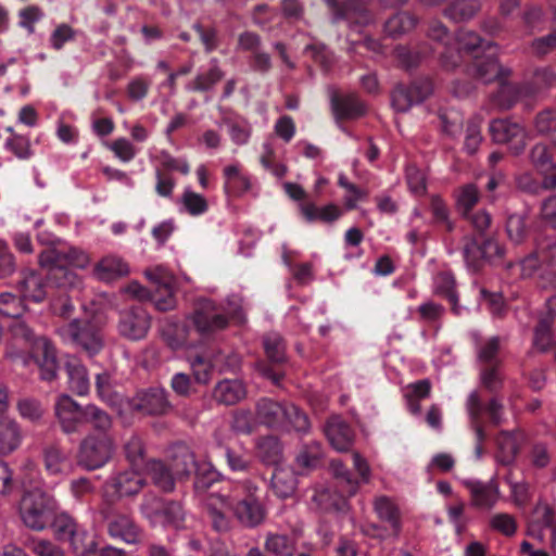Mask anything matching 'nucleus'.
<instances>
[{"mask_svg": "<svg viewBox=\"0 0 556 556\" xmlns=\"http://www.w3.org/2000/svg\"><path fill=\"white\" fill-rule=\"evenodd\" d=\"M15 337L23 338L29 344V354L10 350L7 352V358L16 365L28 367L35 364L40 370V378L46 381H52L56 378L59 363L56 351L53 344L46 337H37L34 331L24 321H18L14 327Z\"/></svg>", "mask_w": 556, "mask_h": 556, "instance_id": "nucleus-1", "label": "nucleus"}, {"mask_svg": "<svg viewBox=\"0 0 556 556\" xmlns=\"http://www.w3.org/2000/svg\"><path fill=\"white\" fill-rule=\"evenodd\" d=\"M226 302V314L220 313L212 300L203 299L197 303L188 321L200 337L208 338L225 329L229 324V318L235 316L241 307L239 295L228 296Z\"/></svg>", "mask_w": 556, "mask_h": 556, "instance_id": "nucleus-2", "label": "nucleus"}, {"mask_svg": "<svg viewBox=\"0 0 556 556\" xmlns=\"http://www.w3.org/2000/svg\"><path fill=\"white\" fill-rule=\"evenodd\" d=\"M58 509V502L40 488L26 490L18 505V513L23 523L35 531L46 529L52 521Z\"/></svg>", "mask_w": 556, "mask_h": 556, "instance_id": "nucleus-3", "label": "nucleus"}, {"mask_svg": "<svg viewBox=\"0 0 556 556\" xmlns=\"http://www.w3.org/2000/svg\"><path fill=\"white\" fill-rule=\"evenodd\" d=\"M115 452L111 433H89L80 442L77 462L87 470H94L108 464Z\"/></svg>", "mask_w": 556, "mask_h": 556, "instance_id": "nucleus-4", "label": "nucleus"}, {"mask_svg": "<svg viewBox=\"0 0 556 556\" xmlns=\"http://www.w3.org/2000/svg\"><path fill=\"white\" fill-rule=\"evenodd\" d=\"M65 343L79 346L89 355L98 354L103 348V337L100 329L89 320L73 319L56 329Z\"/></svg>", "mask_w": 556, "mask_h": 556, "instance_id": "nucleus-5", "label": "nucleus"}, {"mask_svg": "<svg viewBox=\"0 0 556 556\" xmlns=\"http://www.w3.org/2000/svg\"><path fill=\"white\" fill-rule=\"evenodd\" d=\"M193 465V454L186 451L180 457H176L170 466L160 460L149 462L147 464V471L159 489L170 492L175 488V480L189 476Z\"/></svg>", "mask_w": 556, "mask_h": 556, "instance_id": "nucleus-6", "label": "nucleus"}, {"mask_svg": "<svg viewBox=\"0 0 556 556\" xmlns=\"http://www.w3.org/2000/svg\"><path fill=\"white\" fill-rule=\"evenodd\" d=\"M66 244L60 241H52L50 247L43 250L38 256L41 267L48 268L52 279L58 287L73 289L79 287L80 279L73 270L65 268Z\"/></svg>", "mask_w": 556, "mask_h": 556, "instance_id": "nucleus-7", "label": "nucleus"}, {"mask_svg": "<svg viewBox=\"0 0 556 556\" xmlns=\"http://www.w3.org/2000/svg\"><path fill=\"white\" fill-rule=\"evenodd\" d=\"M140 510L153 527L179 528L185 518V511L178 502H164L154 494L144 496Z\"/></svg>", "mask_w": 556, "mask_h": 556, "instance_id": "nucleus-8", "label": "nucleus"}, {"mask_svg": "<svg viewBox=\"0 0 556 556\" xmlns=\"http://www.w3.org/2000/svg\"><path fill=\"white\" fill-rule=\"evenodd\" d=\"M374 510L378 518L388 525L387 529H382L380 526L371 525L366 530V533L372 531L374 535L381 539H399L402 532V519L401 511L392 498L380 495L374 500Z\"/></svg>", "mask_w": 556, "mask_h": 556, "instance_id": "nucleus-9", "label": "nucleus"}, {"mask_svg": "<svg viewBox=\"0 0 556 556\" xmlns=\"http://www.w3.org/2000/svg\"><path fill=\"white\" fill-rule=\"evenodd\" d=\"M489 131L494 142L507 144L513 154H520L527 142L525 128L508 118L493 119L489 125Z\"/></svg>", "mask_w": 556, "mask_h": 556, "instance_id": "nucleus-10", "label": "nucleus"}, {"mask_svg": "<svg viewBox=\"0 0 556 556\" xmlns=\"http://www.w3.org/2000/svg\"><path fill=\"white\" fill-rule=\"evenodd\" d=\"M54 413L62 431L72 434L85 422L87 405L83 407L70 395L62 394L55 401Z\"/></svg>", "mask_w": 556, "mask_h": 556, "instance_id": "nucleus-11", "label": "nucleus"}, {"mask_svg": "<svg viewBox=\"0 0 556 556\" xmlns=\"http://www.w3.org/2000/svg\"><path fill=\"white\" fill-rule=\"evenodd\" d=\"M130 407L144 415L159 416L167 414L172 404L164 388L153 387L138 392L130 400Z\"/></svg>", "mask_w": 556, "mask_h": 556, "instance_id": "nucleus-12", "label": "nucleus"}, {"mask_svg": "<svg viewBox=\"0 0 556 556\" xmlns=\"http://www.w3.org/2000/svg\"><path fill=\"white\" fill-rule=\"evenodd\" d=\"M151 327V318L141 306H132L123 311L118 321V332L129 340L143 339Z\"/></svg>", "mask_w": 556, "mask_h": 556, "instance_id": "nucleus-13", "label": "nucleus"}, {"mask_svg": "<svg viewBox=\"0 0 556 556\" xmlns=\"http://www.w3.org/2000/svg\"><path fill=\"white\" fill-rule=\"evenodd\" d=\"M464 485L470 494V505L480 510H491L500 501L501 492L495 480L488 482L466 480Z\"/></svg>", "mask_w": 556, "mask_h": 556, "instance_id": "nucleus-14", "label": "nucleus"}, {"mask_svg": "<svg viewBox=\"0 0 556 556\" xmlns=\"http://www.w3.org/2000/svg\"><path fill=\"white\" fill-rule=\"evenodd\" d=\"M324 432L338 452H348L355 440L353 428L340 416H331L325 424Z\"/></svg>", "mask_w": 556, "mask_h": 556, "instance_id": "nucleus-15", "label": "nucleus"}, {"mask_svg": "<svg viewBox=\"0 0 556 556\" xmlns=\"http://www.w3.org/2000/svg\"><path fill=\"white\" fill-rule=\"evenodd\" d=\"M428 37L444 47V51L441 52L440 60L441 65L445 70H454L460 63L459 51H454L451 46L453 37L448 33L446 26L440 21H433L430 23Z\"/></svg>", "mask_w": 556, "mask_h": 556, "instance_id": "nucleus-16", "label": "nucleus"}, {"mask_svg": "<svg viewBox=\"0 0 556 556\" xmlns=\"http://www.w3.org/2000/svg\"><path fill=\"white\" fill-rule=\"evenodd\" d=\"M467 73L483 84H489L495 79L501 81L504 76L509 74V71L501 67L494 53H490L485 56L476 54Z\"/></svg>", "mask_w": 556, "mask_h": 556, "instance_id": "nucleus-17", "label": "nucleus"}, {"mask_svg": "<svg viewBox=\"0 0 556 556\" xmlns=\"http://www.w3.org/2000/svg\"><path fill=\"white\" fill-rule=\"evenodd\" d=\"M330 104L337 119H357L367 111L365 103L354 93L342 97L333 94Z\"/></svg>", "mask_w": 556, "mask_h": 556, "instance_id": "nucleus-18", "label": "nucleus"}, {"mask_svg": "<svg viewBox=\"0 0 556 556\" xmlns=\"http://www.w3.org/2000/svg\"><path fill=\"white\" fill-rule=\"evenodd\" d=\"M43 465L48 475L64 478L74 469L68 454L56 445L43 450Z\"/></svg>", "mask_w": 556, "mask_h": 556, "instance_id": "nucleus-19", "label": "nucleus"}, {"mask_svg": "<svg viewBox=\"0 0 556 556\" xmlns=\"http://www.w3.org/2000/svg\"><path fill=\"white\" fill-rule=\"evenodd\" d=\"M108 531L113 539H119L127 544H137L140 540L139 528L127 515H115L108 519Z\"/></svg>", "mask_w": 556, "mask_h": 556, "instance_id": "nucleus-20", "label": "nucleus"}, {"mask_svg": "<svg viewBox=\"0 0 556 556\" xmlns=\"http://www.w3.org/2000/svg\"><path fill=\"white\" fill-rule=\"evenodd\" d=\"M128 273V264L122 257L113 254L102 257L93 268V276L105 282L126 276Z\"/></svg>", "mask_w": 556, "mask_h": 556, "instance_id": "nucleus-21", "label": "nucleus"}, {"mask_svg": "<svg viewBox=\"0 0 556 556\" xmlns=\"http://www.w3.org/2000/svg\"><path fill=\"white\" fill-rule=\"evenodd\" d=\"M65 371L70 390L77 395H86L90 389V380L85 365L76 357H68Z\"/></svg>", "mask_w": 556, "mask_h": 556, "instance_id": "nucleus-22", "label": "nucleus"}, {"mask_svg": "<svg viewBox=\"0 0 556 556\" xmlns=\"http://www.w3.org/2000/svg\"><path fill=\"white\" fill-rule=\"evenodd\" d=\"M299 210L308 223L321 222L331 224L342 216V210L333 203L319 207L313 202H301Z\"/></svg>", "mask_w": 556, "mask_h": 556, "instance_id": "nucleus-23", "label": "nucleus"}, {"mask_svg": "<svg viewBox=\"0 0 556 556\" xmlns=\"http://www.w3.org/2000/svg\"><path fill=\"white\" fill-rule=\"evenodd\" d=\"M529 88L500 81L498 89L491 96V103L500 110H509L517 101L528 96Z\"/></svg>", "mask_w": 556, "mask_h": 556, "instance_id": "nucleus-24", "label": "nucleus"}, {"mask_svg": "<svg viewBox=\"0 0 556 556\" xmlns=\"http://www.w3.org/2000/svg\"><path fill=\"white\" fill-rule=\"evenodd\" d=\"M330 472L345 497L354 496L361 486L358 478L340 459L330 462Z\"/></svg>", "mask_w": 556, "mask_h": 556, "instance_id": "nucleus-25", "label": "nucleus"}, {"mask_svg": "<svg viewBox=\"0 0 556 556\" xmlns=\"http://www.w3.org/2000/svg\"><path fill=\"white\" fill-rule=\"evenodd\" d=\"M522 439L523 437L520 432L502 431L496 438L498 447L497 460L503 465L511 464L518 454Z\"/></svg>", "mask_w": 556, "mask_h": 556, "instance_id": "nucleus-26", "label": "nucleus"}, {"mask_svg": "<svg viewBox=\"0 0 556 556\" xmlns=\"http://www.w3.org/2000/svg\"><path fill=\"white\" fill-rule=\"evenodd\" d=\"M346 497L329 488H317L311 497L313 507L320 511L342 510L346 505Z\"/></svg>", "mask_w": 556, "mask_h": 556, "instance_id": "nucleus-27", "label": "nucleus"}, {"mask_svg": "<svg viewBox=\"0 0 556 556\" xmlns=\"http://www.w3.org/2000/svg\"><path fill=\"white\" fill-rule=\"evenodd\" d=\"M296 483L294 471L291 468L278 466L274 469L271 489L278 497H290L295 492Z\"/></svg>", "mask_w": 556, "mask_h": 556, "instance_id": "nucleus-28", "label": "nucleus"}, {"mask_svg": "<svg viewBox=\"0 0 556 556\" xmlns=\"http://www.w3.org/2000/svg\"><path fill=\"white\" fill-rule=\"evenodd\" d=\"M501 349V339L497 336L484 340L476 338L475 351L477 362L480 366L502 365L498 353Z\"/></svg>", "mask_w": 556, "mask_h": 556, "instance_id": "nucleus-29", "label": "nucleus"}, {"mask_svg": "<svg viewBox=\"0 0 556 556\" xmlns=\"http://www.w3.org/2000/svg\"><path fill=\"white\" fill-rule=\"evenodd\" d=\"M455 286V278L448 271L439 273L434 278L435 293L447 299L452 305L453 313L459 316L464 308L458 304V294L456 292Z\"/></svg>", "mask_w": 556, "mask_h": 556, "instance_id": "nucleus-30", "label": "nucleus"}, {"mask_svg": "<svg viewBox=\"0 0 556 556\" xmlns=\"http://www.w3.org/2000/svg\"><path fill=\"white\" fill-rule=\"evenodd\" d=\"M556 148L554 146L548 147L545 143H536L530 150V162L533 167L542 173L547 174L552 170L556 169V155L554 151Z\"/></svg>", "mask_w": 556, "mask_h": 556, "instance_id": "nucleus-31", "label": "nucleus"}, {"mask_svg": "<svg viewBox=\"0 0 556 556\" xmlns=\"http://www.w3.org/2000/svg\"><path fill=\"white\" fill-rule=\"evenodd\" d=\"M112 485L119 496H129L137 494L141 490L143 478L135 469H129L113 477Z\"/></svg>", "mask_w": 556, "mask_h": 556, "instance_id": "nucleus-32", "label": "nucleus"}, {"mask_svg": "<svg viewBox=\"0 0 556 556\" xmlns=\"http://www.w3.org/2000/svg\"><path fill=\"white\" fill-rule=\"evenodd\" d=\"M457 42V49L454 51H459V55L462 56V51L471 53L473 56L478 54L480 50L486 51L495 48V43L492 41L485 42L482 38L475 31L468 29H460L455 38Z\"/></svg>", "mask_w": 556, "mask_h": 556, "instance_id": "nucleus-33", "label": "nucleus"}, {"mask_svg": "<svg viewBox=\"0 0 556 556\" xmlns=\"http://www.w3.org/2000/svg\"><path fill=\"white\" fill-rule=\"evenodd\" d=\"M285 404L262 399L256 404V417L261 424L268 427L279 426L283 421Z\"/></svg>", "mask_w": 556, "mask_h": 556, "instance_id": "nucleus-34", "label": "nucleus"}, {"mask_svg": "<svg viewBox=\"0 0 556 556\" xmlns=\"http://www.w3.org/2000/svg\"><path fill=\"white\" fill-rule=\"evenodd\" d=\"M20 426L14 420L0 421V454L8 455L15 451L22 443Z\"/></svg>", "mask_w": 556, "mask_h": 556, "instance_id": "nucleus-35", "label": "nucleus"}, {"mask_svg": "<svg viewBox=\"0 0 556 556\" xmlns=\"http://www.w3.org/2000/svg\"><path fill=\"white\" fill-rule=\"evenodd\" d=\"M178 211L191 216H201L208 210L206 199L194 192L190 187H186L179 200L177 201Z\"/></svg>", "mask_w": 556, "mask_h": 556, "instance_id": "nucleus-36", "label": "nucleus"}, {"mask_svg": "<svg viewBox=\"0 0 556 556\" xmlns=\"http://www.w3.org/2000/svg\"><path fill=\"white\" fill-rule=\"evenodd\" d=\"M418 18L408 12H397L384 23V31L389 37L399 38L412 31Z\"/></svg>", "mask_w": 556, "mask_h": 556, "instance_id": "nucleus-37", "label": "nucleus"}, {"mask_svg": "<svg viewBox=\"0 0 556 556\" xmlns=\"http://www.w3.org/2000/svg\"><path fill=\"white\" fill-rule=\"evenodd\" d=\"M257 455L266 465H271L275 468L281 466L283 455L280 441L275 437L260 439L257 442Z\"/></svg>", "mask_w": 556, "mask_h": 556, "instance_id": "nucleus-38", "label": "nucleus"}, {"mask_svg": "<svg viewBox=\"0 0 556 556\" xmlns=\"http://www.w3.org/2000/svg\"><path fill=\"white\" fill-rule=\"evenodd\" d=\"M481 9L480 0H456L444 10V15L454 22L471 20Z\"/></svg>", "mask_w": 556, "mask_h": 556, "instance_id": "nucleus-39", "label": "nucleus"}, {"mask_svg": "<svg viewBox=\"0 0 556 556\" xmlns=\"http://www.w3.org/2000/svg\"><path fill=\"white\" fill-rule=\"evenodd\" d=\"M462 253L467 267L472 270H478L484 263L483 243L479 242L475 236L463 238Z\"/></svg>", "mask_w": 556, "mask_h": 556, "instance_id": "nucleus-40", "label": "nucleus"}, {"mask_svg": "<svg viewBox=\"0 0 556 556\" xmlns=\"http://www.w3.org/2000/svg\"><path fill=\"white\" fill-rule=\"evenodd\" d=\"M20 291L26 301L41 302L46 298L45 281L37 273H29L20 282Z\"/></svg>", "mask_w": 556, "mask_h": 556, "instance_id": "nucleus-41", "label": "nucleus"}, {"mask_svg": "<svg viewBox=\"0 0 556 556\" xmlns=\"http://www.w3.org/2000/svg\"><path fill=\"white\" fill-rule=\"evenodd\" d=\"M533 248L546 268L556 267V237L539 235L533 240Z\"/></svg>", "mask_w": 556, "mask_h": 556, "instance_id": "nucleus-42", "label": "nucleus"}, {"mask_svg": "<svg viewBox=\"0 0 556 556\" xmlns=\"http://www.w3.org/2000/svg\"><path fill=\"white\" fill-rule=\"evenodd\" d=\"M324 457L323 446L319 442L313 441L304 445L299 452L295 460L300 468L313 470L320 466Z\"/></svg>", "mask_w": 556, "mask_h": 556, "instance_id": "nucleus-43", "label": "nucleus"}, {"mask_svg": "<svg viewBox=\"0 0 556 556\" xmlns=\"http://www.w3.org/2000/svg\"><path fill=\"white\" fill-rule=\"evenodd\" d=\"M258 36L245 33V50H252L250 65L254 71L265 73L270 68V58L267 53L258 51Z\"/></svg>", "mask_w": 556, "mask_h": 556, "instance_id": "nucleus-44", "label": "nucleus"}, {"mask_svg": "<svg viewBox=\"0 0 556 556\" xmlns=\"http://www.w3.org/2000/svg\"><path fill=\"white\" fill-rule=\"evenodd\" d=\"M506 232L515 244H522L528 239V218L522 214H511L506 220Z\"/></svg>", "mask_w": 556, "mask_h": 556, "instance_id": "nucleus-45", "label": "nucleus"}, {"mask_svg": "<svg viewBox=\"0 0 556 556\" xmlns=\"http://www.w3.org/2000/svg\"><path fill=\"white\" fill-rule=\"evenodd\" d=\"M479 200L480 191L475 184L464 185L456 191V206L462 216H467Z\"/></svg>", "mask_w": 556, "mask_h": 556, "instance_id": "nucleus-46", "label": "nucleus"}, {"mask_svg": "<svg viewBox=\"0 0 556 556\" xmlns=\"http://www.w3.org/2000/svg\"><path fill=\"white\" fill-rule=\"evenodd\" d=\"M243 394V384L237 380H225L219 382L215 389V396L218 402L226 405H233L240 401Z\"/></svg>", "mask_w": 556, "mask_h": 556, "instance_id": "nucleus-47", "label": "nucleus"}, {"mask_svg": "<svg viewBox=\"0 0 556 556\" xmlns=\"http://www.w3.org/2000/svg\"><path fill=\"white\" fill-rule=\"evenodd\" d=\"M552 319L541 318L533 329L532 346L539 352L545 353L553 344Z\"/></svg>", "mask_w": 556, "mask_h": 556, "instance_id": "nucleus-48", "label": "nucleus"}, {"mask_svg": "<svg viewBox=\"0 0 556 556\" xmlns=\"http://www.w3.org/2000/svg\"><path fill=\"white\" fill-rule=\"evenodd\" d=\"M105 147L122 163L131 162L140 152V149L137 148L135 143L126 137H118L111 142H106Z\"/></svg>", "mask_w": 556, "mask_h": 556, "instance_id": "nucleus-49", "label": "nucleus"}, {"mask_svg": "<svg viewBox=\"0 0 556 556\" xmlns=\"http://www.w3.org/2000/svg\"><path fill=\"white\" fill-rule=\"evenodd\" d=\"M299 432H306L309 428L307 416L295 405L285 404L283 421L279 425Z\"/></svg>", "mask_w": 556, "mask_h": 556, "instance_id": "nucleus-50", "label": "nucleus"}, {"mask_svg": "<svg viewBox=\"0 0 556 556\" xmlns=\"http://www.w3.org/2000/svg\"><path fill=\"white\" fill-rule=\"evenodd\" d=\"M151 161L155 163V168L161 167L166 170H178L182 175H188L190 166L186 159H176L165 150L159 151L155 155L150 156Z\"/></svg>", "mask_w": 556, "mask_h": 556, "instance_id": "nucleus-51", "label": "nucleus"}, {"mask_svg": "<svg viewBox=\"0 0 556 556\" xmlns=\"http://www.w3.org/2000/svg\"><path fill=\"white\" fill-rule=\"evenodd\" d=\"M263 345L267 357L273 363H282L286 359V344L277 332H269L263 338Z\"/></svg>", "mask_w": 556, "mask_h": 556, "instance_id": "nucleus-52", "label": "nucleus"}, {"mask_svg": "<svg viewBox=\"0 0 556 556\" xmlns=\"http://www.w3.org/2000/svg\"><path fill=\"white\" fill-rule=\"evenodd\" d=\"M85 421L92 426L93 431L91 433H110L112 428V418L93 404L87 405Z\"/></svg>", "mask_w": 556, "mask_h": 556, "instance_id": "nucleus-53", "label": "nucleus"}, {"mask_svg": "<svg viewBox=\"0 0 556 556\" xmlns=\"http://www.w3.org/2000/svg\"><path fill=\"white\" fill-rule=\"evenodd\" d=\"M4 149L23 161L29 160L34 154L29 138L20 134H13L5 139Z\"/></svg>", "mask_w": 556, "mask_h": 556, "instance_id": "nucleus-54", "label": "nucleus"}, {"mask_svg": "<svg viewBox=\"0 0 556 556\" xmlns=\"http://www.w3.org/2000/svg\"><path fill=\"white\" fill-rule=\"evenodd\" d=\"M50 525L53 529L54 535L61 542H66V540L73 535L74 531L79 527L66 513H61L59 515L54 514Z\"/></svg>", "mask_w": 556, "mask_h": 556, "instance_id": "nucleus-55", "label": "nucleus"}, {"mask_svg": "<svg viewBox=\"0 0 556 556\" xmlns=\"http://www.w3.org/2000/svg\"><path fill=\"white\" fill-rule=\"evenodd\" d=\"M505 480L509 486L513 503L517 507L527 506L532 497L530 484L526 480L516 481L510 475Z\"/></svg>", "mask_w": 556, "mask_h": 556, "instance_id": "nucleus-56", "label": "nucleus"}, {"mask_svg": "<svg viewBox=\"0 0 556 556\" xmlns=\"http://www.w3.org/2000/svg\"><path fill=\"white\" fill-rule=\"evenodd\" d=\"M146 277L151 281L154 289L160 292L163 288H174L175 277L163 265H156L146 270Z\"/></svg>", "mask_w": 556, "mask_h": 556, "instance_id": "nucleus-57", "label": "nucleus"}, {"mask_svg": "<svg viewBox=\"0 0 556 556\" xmlns=\"http://www.w3.org/2000/svg\"><path fill=\"white\" fill-rule=\"evenodd\" d=\"M193 469L195 471L194 485L197 489H207L218 480L219 475L213 468L211 463H197L194 460V465L191 468V471Z\"/></svg>", "mask_w": 556, "mask_h": 556, "instance_id": "nucleus-58", "label": "nucleus"}, {"mask_svg": "<svg viewBox=\"0 0 556 556\" xmlns=\"http://www.w3.org/2000/svg\"><path fill=\"white\" fill-rule=\"evenodd\" d=\"M430 208L433 215V222L444 226L447 232H452L455 228V224L451 220L448 208L441 197L437 194L431 195Z\"/></svg>", "mask_w": 556, "mask_h": 556, "instance_id": "nucleus-59", "label": "nucleus"}, {"mask_svg": "<svg viewBox=\"0 0 556 556\" xmlns=\"http://www.w3.org/2000/svg\"><path fill=\"white\" fill-rule=\"evenodd\" d=\"M194 380L199 383H207L211 379L213 364L212 361L202 355H194L188 358Z\"/></svg>", "mask_w": 556, "mask_h": 556, "instance_id": "nucleus-60", "label": "nucleus"}, {"mask_svg": "<svg viewBox=\"0 0 556 556\" xmlns=\"http://www.w3.org/2000/svg\"><path fill=\"white\" fill-rule=\"evenodd\" d=\"M538 219L545 227L556 230V194L542 200L539 206Z\"/></svg>", "mask_w": 556, "mask_h": 556, "instance_id": "nucleus-61", "label": "nucleus"}, {"mask_svg": "<svg viewBox=\"0 0 556 556\" xmlns=\"http://www.w3.org/2000/svg\"><path fill=\"white\" fill-rule=\"evenodd\" d=\"M391 103L395 111L407 112L412 105L417 104L409 86L397 85L391 93Z\"/></svg>", "mask_w": 556, "mask_h": 556, "instance_id": "nucleus-62", "label": "nucleus"}, {"mask_svg": "<svg viewBox=\"0 0 556 556\" xmlns=\"http://www.w3.org/2000/svg\"><path fill=\"white\" fill-rule=\"evenodd\" d=\"M76 33L77 31L73 27L65 23L58 25L50 35V47L60 51L67 42L75 39Z\"/></svg>", "mask_w": 556, "mask_h": 556, "instance_id": "nucleus-63", "label": "nucleus"}, {"mask_svg": "<svg viewBox=\"0 0 556 556\" xmlns=\"http://www.w3.org/2000/svg\"><path fill=\"white\" fill-rule=\"evenodd\" d=\"M27 546L36 556H64L63 549L49 540L30 539Z\"/></svg>", "mask_w": 556, "mask_h": 556, "instance_id": "nucleus-64", "label": "nucleus"}]
</instances>
